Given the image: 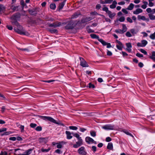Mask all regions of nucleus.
I'll return each instance as SVG.
<instances>
[{
  "label": "nucleus",
  "mask_w": 155,
  "mask_h": 155,
  "mask_svg": "<svg viewBox=\"0 0 155 155\" xmlns=\"http://www.w3.org/2000/svg\"><path fill=\"white\" fill-rule=\"evenodd\" d=\"M11 20V21L12 25H15L17 26V28H14L15 31L20 34H26L25 33L22 31V30L23 29V27L19 24L17 19Z\"/></svg>",
  "instance_id": "nucleus-1"
},
{
  "label": "nucleus",
  "mask_w": 155,
  "mask_h": 155,
  "mask_svg": "<svg viewBox=\"0 0 155 155\" xmlns=\"http://www.w3.org/2000/svg\"><path fill=\"white\" fill-rule=\"evenodd\" d=\"M102 10L106 12L108 14L109 18L111 19H112L116 15V14L114 13H112L110 11L108 10V8L107 7H105L103 8Z\"/></svg>",
  "instance_id": "nucleus-2"
},
{
  "label": "nucleus",
  "mask_w": 155,
  "mask_h": 155,
  "mask_svg": "<svg viewBox=\"0 0 155 155\" xmlns=\"http://www.w3.org/2000/svg\"><path fill=\"white\" fill-rule=\"evenodd\" d=\"M76 23L73 21H69L67 25L65 26L66 29H73L76 25Z\"/></svg>",
  "instance_id": "nucleus-3"
},
{
  "label": "nucleus",
  "mask_w": 155,
  "mask_h": 155,
  "mask_svg": "<svg viewBox=\"0 0 155 155\" xmlns=\"http://www.w3.org/2000/svg\"><path fill=\"white\" fill-rule=\"evenodd\" d=\"M40 117L44 120H46L54 124H59L55 120L51 117L44 116H40Z\"/></svg>",
  "instance_id": "nucleus-4"
},
{
  "label": "nucleus",
  "mask_w": 155,
  "mask_h": 155,
  "mask_svg": "<svg viewBox=\"0 0 155 155\" xmlns=\"http://www.w3.org/2000/svg\"><path fill=\"white\" fill-rule=\"evenodd\" d=\"M40 117L44 120H46L54 124H59L55 120L51 117L44 116H40Z\"/></svg>",
  "instance_id": "nucleus-5"
},
{
  "label": "nucleus",
  "mask_w": 155,
  "mask_h": 155,
  "mask_svg": "<svg viewBox=\"0 0 155 155\" xmlns=\"http://www.w3.org/2000/svg\"><path fill=\"white\" fill-rule=\"evenodd\" d=\"M79 59L80 61V65L83 67H88L89 65L87 64L86 61L82 58L79 57Z\"/></svg>",
  "instance_id": "nucleus-6"
},
{
  "label": "nucleus",
  "mask_w": 155,
  "mask_h": 155,
  "mask_svg": "<svg viewBox=\"0 0 155 155\" xmlns=\"http://www.w3.org/2000/svg\"><path fill=\"white\" fill-rule=\"evenodd\" d=\"M48 25L49 27H53L54 28H55L60 26L61 25V23L59 22L56 21L51 24L48 23Z\"/></svg>",
  "instance_id": "nucleus-7"
},
{
  "label": "nucleus",
  "mask_w": 155,
  "mask_h": 155,
  "mask_svg": "<svg viewBox=\"0 0 155 155\" xmlns=\"http://www.w3.org/2000/svg\"><path fill=\"white\" fill-rule=\"evenodd\" d=\"M28 12L29 13L32 15L36 16L37 14V11L36 8H34L28 9Z\"/></svg>",
  "instance_id": "nucleus-8"
},
{
  "label": "nucleus",
  "mask_w": 155,
  "mask_h": 155,
  "mask_svg": "<svg viewBox=\"0 0 155 155\" xmlns=\"http://www.w3.org/2000/svg\"><path fill=\"white\" fill-rule=\"evenodd\" d=\"M21 17V14L18 13H16L13 14L12 16L11 17L10 19L11 20L17 19H18L20 18Z\"/></svg>",
  "instance_id": "nucleus-9"
},
{
  "label": "nucleus",
  "mask_w": 155,
  "mask_h": 155,
  "mask_svg": "<svg viewBox=\"0 0 155 155\" xmlns=\"http://www.w3.org/2000/svg\"><path fill=\"white\" fill-rule=\"evenodd\" d=\"M85 148L84 147H81L78 150V151L79 154L82 155H86V153L84 151Z\"/></svg>",
  "instance_id": "nucleus-10"
},
{
  "label": "nucleus",
  "mask_w": 155,
  "mask_h": 155,
  "mask_svg": "<svg viewBox=\"0 0 155 155\" xmlns=\"http://www.w3.org/2000/svg\"><path fill=\"white\" fill-rule=\"evenodd\" d=\"M83 140L82 139L78 140V141L76 142V143L73 145V147L74 148H77L82 144Z\"/></svg>",
  "instance_id": "nucleus-11"
},
{
  "label": "nucleus",
  "mask_w": 155,
  "mask_h": 155,
  "mask_svg": "<svg viewBox=\"0 0 155 155\" xmlns=\"http://www.w3.org/2000/svg\"><path fill=\"white\" fill-rule=\"evenodd\" d=\"M102 128L106 130H113L114 129V126L110 124L106 125L102 127Z\"/></svg>",
  "instance_id": "nucleus-12"
},
{
  "label": "nucleus",
  "mask_w": 155,
  "mask_h": 155,
  "mask_svg": "<svg viewBox=\"0 0 155 155\" xmlns=\"http://www.w3.org/2000/svg\"><path fill=\"white\" fill-rule=\"evenodd\" d=\"M38 140L41 143H46L48 141V138L40 137L39 138Z\"/></svg>",
  "instance_id": "nucleus-13"
},
{
  "label": "nucleus",
  "mask_w": 155,
  "mask_h": 155,
  "mask_svg": "<svg viewBox=\"0 0 155 155\" xmlns=\"http://www.w3.org/2000/svg\"><path fill=\"white\" fill-rule=\"evenodd\" d=\"M100 42L103 46L107 45V48H109L111 47V45L110 43L106 42L103 39L101 40Z\"/></svg>",
  "instance_id": "nucleus-14"
},
{
  "label": "nucleus",
  "mask_w": 155,
  "mask_h": 155,
  "mask_svg": "<svg viewBox=\"0 0 155 155\" xmlns=\"http://www.w3.org/2000/svg\"><path fill=\"white\" fill-rule=\"evenodd\" d=\"M93 19L91 17H87L86 18H82L81 20V22L82 23H84L89 21Z\"/></svg>",
  "instance_id": "nucleus-15"
},
{
  "label": "nucleus",
  "mask_w": 155,
  "mask_h": 155,
  "mask_svg": "<svg viewBox=\"0 0 155 155\" xmlns=\"http://www.w3.org/2000/svg\"><path fill=\"white\" fill-rule=\"evenodd\" d=\"M66 143V142L64 141H61L59 142V143H57V147L58 149L61 148L62 147V145L65 144Z\"/></svg>",
  "instance_id": "nucleus-16"
},
{
  "label": "nucleus",
  "mask_w": 155,
  "mask_h": 155,
  "mask_svg": "<svg viewBox=\"0 0 155 155\" xmlns=\"http://www.w3.org/2000/svg\"><path fill=\"white\" fill-rule=\"evenodd\" d=\"M86 142L88 144L91 143H92L94 141V140L91 138L89 137H87L85 138Z\"/></svg>",
  "instance_id": "nucleus-17"
},
{
  "label": "nucleus",
  "mask_w": 155,
  "mask_h": 155,
  "mask_svg": "<svg viewBox=\"0 0 155 155\" xmlns=\"http://www.w3.org/2000/svg\"><path fill=\"white\" fill-rule=\"evenodd\" d=\"M90 36L92 38L94 39H97L100 42L101 40H102L103 39L100 38L97 35H96L93 34L90 35Z\"/></svg>",
  "instance_id": "nucleus-18"
},
{
  "label": "nucleus",
  "mask_w": 155,
  "mask_h": 155,
  "mask_svg": "<svg viewBox=\"0 0 155 155\" xmlns=\"http://www.w3.org/2000/svg\"><path fill=\"white\" fill-rule=\"evenodd\" d=\"M32 150L31 149H29L25 152L23 153L18 154V155H29L31 153Z\"/></svg>",
  "instance_id": "nucleus-19"
},
{
  "label": "nucleus",
  "mask_w": 155,
  "mask_h": 155,
  "mask_svg": "<svg viewBox=\"0 0 155 155\" xmlns=\"http://www.w3.org/2000/svg\"><path fill=\"white\" fill-rule=\"evenodd\" d=\"M65 134L67 135V138L68 139H70L72 138V136L71 135V133L70 132L66 131H65Z\"/></svg>",
  "instance_id": "nucleus-20"
},
{
  "label": "nucleus",
  "mask_w": 155,
  "mask_h": 155,
  "mask_svg": "<svg viewBox=\"0 0 155 155\" xmlns=\"http://www.w3.org/2000/svg\"><path fill=\"white\" fill-rule=\"evenodd\" d=\"M117 2L116 0H114L112 4L110 5V7L111 9H114L116 8Z\"/></svg>",
  "instance_id": "nucleus-21"
},
{
  "label": "nucleus",
  "mask_w": 155,
  "mask_h": 155,
  "mask_svg": "<svg viewBox=\"0 0 155 155\" xmlns=\"http://www.w3.org/2000/svg\"><path fill=\"white\" fill-rule=\"evenodd\" d=\"M143 10L141 8H137L135 11H133V14L135 15L138 14L142 12Z\"/></svg>",
  "instance_id": "nucleus-22"
},
{
  "label": "nucleus",
  "mask_w": 155,
  "mask_h": 155,
  "mask_svg": "<svg viewBox=\"0 0 155 155\" xmlns=\"http://www.w3.org/2000/svg\"><path fill=\"white\" fill-rule=\"evenodd\" d=\"M19 7V5L15 6H13L12 5L11 7V9L13 10V12L18 11V8Z\"/></svg>",
  "instance_id": "nucleus-23"
},
{
  "label": "nucleus",
  "mask_w": 155,
  "mask_h": 155,
  "mask_svg": "<svg viewBox=\"0 0 155 155\" xmlns=\"http://www.w3.org/2000/svg\"><path fill=\"white\" fill-rule=\"evenodd\" d=\"M107 148L110 150H112L113 149V145L111 142L109 143L107 146Z\"/></svg>",
  "instance_id": "nucleus-24"
},
{
  "label": "nucleus",
  "mask_w": 155,
  "mask_h": 155,
  "mask_svg": "<svg viewBox=\"0 0 155 155\" xmlns=\"http://www.w3.org/2000/svg\"><path fill=\"white\" fill-rule=\"evenodd\" d=\"M149 58L151 59L153 61L155 62V51H153L152 53V55L149 57Z\"/></svg>",
  "instance_id": "nucleus-25"
},
{
  "label": "nucleus",
  "mask_w": 155,
  "mask_h": 155,
  "mask_svg": "<svg viewBox=\"0 0 155 155\" xmlns=\"http://www.w3.org/2000/svg\"><path fill=\"white\" fill-rule=\"evenodd\" d=\"M65 5L64 3H63L62 2L60 3L58 8V9L59 10L62 9Z\"/></svg>",
  "instance_id": "nucleus-26"
},
{
  "label": "nucleus",
  "mask_w": 155,
  "mask_h": 155,
  "mask_svg": "<svg viewBox=\"0 0 155 155\" xmlns=\"http://www.w3.org/2000/svg\"><path fill=\"white\" fill-rule=\"evenodd\" d=\"M148 16L150 20H153L155 19V16L152 13H149L148 14Z\"/></svg>",
  "instance_id": "nucleus-27"
},
{
  "label": "nucleus",
  "mask_w": 155,
  "mask_h": 155,
  "mask_svg": "<svg viewBox=\"0 0 155 155\" xmlns=\"http://www.w3.org/2000/svg\"><path fill=\"white\" fill-rule=\"evenodd\" d=\"M134 6V4L132 3H131L130 4V5L128 6L126 9L128 10H131L133 9Z\"/></svg>",
  "instance_id": "nucleus-28"
},
{
  "label": "nucleus",
  "mask_w": 155,
  "mask_h": 155,
  "mask_svg": "<svg viewBox=\"0 0 155 155\" xmlns=\"http://www.w3.org/2000/svg\"><path fill=\"white\" fill-rule=\"evenodd\" d=\"M73 136L76 137L78 140L82 139L81 137H80V136L78 133H72Z\"/></svg>",
  "instance_id": "nucleus-29"
},
{
  "label": "nucleus",
  "mask_w": 155,
  "mask_h": 155,
  "mask_svg": "<svg viewBox=\"0 0 155 155\" xmlns=\"http://www.w3.org/2000/svg\"><path fill=\"white\" fill-rule=\"evenodd\" d=\"M49 31L51 33H58V30L54 29H48Z\"/></svg>",
  "instance_id": "nucleus-30"
},
{
  "label": "nucleus",
  "mask_w": 155,
  "mask_h": 155,
  "mask_svg": "<svg viewBox=\"0 0 155 155\" xmlns=\"http://www.w3.org/2000/svg\"><path fill=\"white\" fill-rule=\"evenodd\" d=\"M144 4L141 6V8L143 9H145L147 7V5L148 4V2L146 1H144L143 2Z\"/></svg>",
  "instance_id": "nucleus-31"
},
{
  "label": "nucleus",
  "mask_w": 155,
  "mask_h": 155,
  "mask_svg": "<svg viewBox=\"0 0 155 155\" xmlns=\"http://www.w3.org/2000/svg\"><path fill=\"white\" fill-rule=\"evenodd\" d=\"M122 30L124 33L127 31V28L125 25L124 24H122Z\"/></svg>",
  "instance_id": "nucleus-32"
},
{
  "label": "nucleus",
  "mask_w": 155,
  "mask_h": 155,
  "mask_svg": "<svg viewBox=\"0 0 155 155\" xmlns=\"http://www.w3.org/2000/svg\"><path fill=\"white\" fill-rule=\"evenodd\" d=\"M90 133L91 136L93 137H95L96 135V132L94 130H91Z\"/></svg>",
  "instance_id": "nucleus-33"
},
{
  "label": "nucleus",
  "mask_w": 155,
  "mask_h": 155,
  "mask_svg": "<svg viewBox=\"0 0 155 155\" xmlns=\"http://www.w3.org/2000/svg\"><path fill=\"white\" fill-rule=\"evenodd\" d=\"M141 42L143 47L145 46L148 43L147 41L146 40H142L141 41Z\"/></svg>",
  "instance_id": "nucleus-34"
},
{
  "label": "nucleus",
  "mask_w": 155,
  "mask_h": 155,
  "mask_svg": "<svg viewBox=\"0 0 155 155\" xmlns=\"http://www.w3.org/2000/svg\"><path fill=\"white\" fill-rule=\"evenodd\" d=\"M137 18L138 20H140V19L142 20H145L146 18L145 16H141L140 15H138L137 17Z\"/></svg>",
  "instance_id": "nucleus-35"
},
{
  "label": "nucleus",
  "mask_w": 155,
  "mask_h": 155,
  "mask_svg": "<svg viewBox=\"0 0 155 155\" xmlns=\"http://www.w3.org/2000/svg\"><path fill=\"white\" fill-rule=\"evenodd\" d=\"M122 131L123 132H124V133L126 134L129 135V136H130L131 137H134V136L132 135V134L131 133H130L128 131L125 130H123Z\"/></svg>",
  "instance_id": "nucleus-36"
},
{
  "label": "nucleus",
  "mask_w": 155,
  "mask_h": 155,
  "mask_svg": "<svg viewBox=\"0 0 155 155\" xmlns=\"http://www.w3.org/2000/svg\"><path fill=\"white\" fill-rule=\"evenodd\" d=\"M12 133V132L11 131L5 132L1 134V136H2L4 135H9Z\"/></svg>",
  "instance_id": "nucleus-37"
},
{
  "label": "nucleus",
  "mask_w": 155,
  "mask_h": 155,
  "mask_svg": "<svg viewBox=\"0 0 155 155\" xmlns=\"http://www.w3.org/2000/svg\"><path fill=\"white\" fill-rule=\"evenodd\" d=\"M51 150L50 148H48L47 149H44L43 148H42L41 149V151L42 152H48Z\"/></svg>",
  "instance_id": "nucleus-38"
},
{
  "label": "nucleus",
  "mask_w": 155,
  "mask_h": 155,
  "mask_svg": "<svg viewBox=\"0 0 155 155\" xmlns=\"http://www.w3.org/2000/svg\"><path fill=\"white\" fill-rule=\"evenodd\" d=\"M56 7V5L55 4L52 3L50 5V8L54 10L55 9Z\"/></svg>",
  "instance_id": "nucleus-39"
},
{
  "label": "nucleus",
  "mask_w": 155,
  "mask_h": 155,
  "mask_svg": "<svg viewBox=\"0 0 155 155\" xmlns=\"http://www.w3.org/2000/svg\"><path fill=\"white\" fill-rule=\"evenodd\" d=\"M150 39L152 40H154L155 39V31L153 33L150 35Z\"/></svg>",
  "instance_id": "nucleus-40"
},
{
  "label": "nucleus",
  "mask_w": 155,
  "mask_h": 155,
  "mask_svg": "<svg viewBox=\"0 0 155 155\" xmlns=\"http://www.w3.org/2000/svg\"><path fill=\"white\" fill-rule=\"evenodd\" d=\"M5 7L3 5H0V12L2 11L5 10Z\"/></svg>",
  "instance_id": "nucleus-41"
},
{
  "label": "nucleus",
  "mask_w": 155,
  "mask_h": 155,
  "mask_svg": "<svg viewBox=\"0 0 155 155\" xmlns=\"http://www.w3.org/2000/svg\"><path fill=\"white\" fill-rule=\"evenodd\" d=\"M115 32L116 33H119L120 34H123L124 33L122 30L120 29H117L115 30Z\"/></svg>",
  "instance_id": "nucleus-42"
},
{
  "label": "nucleus",
  "mask_w": 155,
  "mask_h": 155,
  "mask_svg": "<svg viewBox=\"0 0 155 155\" xmlns=\"http://www.w3.org/2000/svg\"><path fill=\"white\" fill-rule=\"evenodd\" d=\"M69 128L70 129L73 130H76L78 129L77 127L74 126H70L69 127Z\"/></svg>",
  "instance_id": "nucleus-43"
},
{
  "label": "nucleus",
  "mask_w": 155,
  "mask_h": 155,
  "mask_svg": "<svg viewBox=\"0 0 155 155\" xmlns=\"http://www.w3.org/2000/svg\"><path fill=\"white\" fill-rule=\"evenodd\" d=\"M116 47L117 48V49L119 50H122V47L123 46V45H117Z\"/></svg>",
  "instance_id": "nucleus-44"
},
{
  "label": "nucleus",
  "mask_w": 155,
  "mask_h": 155,
  "mask_svg": "<svg viewBox=\"0 0 155 155\" xmlns=\"http://www.w3.org/2000/svg\"><path fill=\"white\" fill-rule=\"evenodd\" d=\"M79 14L77 13H75L72 16V18H76L78 17Z\"/></svg>",
  "instance_id": "nucleus-45"
},
{
  "label": "nucleus",
  "mask_w": 155,
  "mask_h": 155,
  "mask_svg": "<svg viewBox=\"0 0 155 155\" xmlns=\"http://www.w3.org/2000/svg\"><path fill=\"white\" fill-rule=\"evenodd\" d=\"M35 130L37 131H39L42 130V128L41 126H38L35 128Z\"/></svg>",
  "instance_id": "nucleus-46"
},
{
  "label": "nucleus",
  "mask_w": 155,
  "mask_h": 155,
  "mask_svg": "<svg viewBox=\"0 0 155 155\" xmlns=\"http://www.w3.org/2000/svg\"><path fill=\"white\" fill-rule=\"evenodd\" d=\"M88 87L90 88H94L95 86L94 84H92L91 83H90L88 84Z\"/></svg>",
  "instance_id": "nucleus-47"
},
{
  "label": "nucleus",
  "mask_w": 155,
  "mask_h": 155,
  "mask_svg": "<svg viewBox=\"0 0 155 155\" xmlns=\"http://www.w3.org/2000/svg\"><path fill=\"white\" fill-rule=\"evenodd\" d=\"M37 126L36 124L33 123H31L30 125V126L32 128H35Z\"/></svg>",
  "instance_id": "nucleus-48"
},
{
  "label": "nucleus",
  "mask_w": 155,
  "mask_h": 155,
  "mask_svg": "<svg viewBox=\"0 0 155 155\" xmlns=\"http://www.w3.org/2000/svg\"><path fill=\"white\" fill-rule=\"evenodd\" d=\"M140 51L142 52V53L144 54L145 55L147 54V52L144 50L143 49H140Z\"/></svg>",
  "instance_id": "nucleus-49"
},
{
  "label": "nucleus",
  "mask_w": 155,
  "mask_h": 155,
  "mask_svg": "<svg viewBox=\"0 0 155 155\" xmlns=\"http://www.w3.org/2000/svg\"><path fill=\"white\" fill-rule=\"evenodd\" d=\"M90 14L92 15H99V14L96 11L91 12L90 13Z\"/></svg>",
  "instance_id": "nucleus-50"
},
{
  "label": "nucleus",
  "mask_w": 155,
  "mask_h": 155,
  "mask_svg": "<svg viewBox=\"0 0 155 155\" xmlns=\"http://www.w3.org/2000/svg\"><path fill=\"white\" fill-rule=\"evenodd\" d=\"M20 4L22 5V8L23 9L25 5V3L24 1L23 0H21L20 2Z\"/></svg>",
  "instance_id": "nucleus-51"
},
{
  "label": "nucleus",
  "mask_w": 155,
  "mask_h": 155,
  "mask_svg": "<svg viewBox=\"0 0 155 155\" xmlns=\"http://www.w3.org/2000/svg\"><path fill=\"white\" fill-rule=\"evenodd\" d=\"M125 35L126 36H127L128 37H130L132 36L131 34L129 31H127Z\"/></svg>",
  "instance_id": "nucleus-52"
},
{
  "label": "nucleus",
  "mask_w": 155,
  "mask_h": 155,
  "mask_svg": "<svg viewBox=\"0 0 155 155\" xmlns=\"http://www.w3.org/2000/svg\"><path fill=\"white\" fill-rule=\"evenodd\" d=\"M125 19V18L124 16H122L120 17L119 19V20L121 22H123L124 21Z\"/></svg>",
  "instance_id": "nucleus-53"
},
{
  "label": "nucleus",
  "mask_w": 155,
  "mask_h": 155,
  "mask_svg": "<svg viewBox=\"0 0 155 155\" xmlns=\"http://www.w3.org/2000/svg\"><path fill=\"white\" fill-rule=\"evenodd\" d=\"M127 22L130 23H132L133 22L132 20L129 17H128L127 18Z\"/></svg>",
  "instance_id": "nucleus-54"
},
{
  "label": "nucleus",
  "mask_w": 155,
  "mask_h": 155,
  "mask_svg": "<svg viewBox=\"0 0 155 155\" xmlns=\"http://www.w3.org/2000/svg\"><path fill=\"white\" fill-rule=\"evenodd\" d=\"M130 32L133 34L134 35L135 34H136L137 32H136L135 30L134 29H132L130 30Z\"/></svg>",
  "instance_id": "nucleus-55"
},
{
  "label": "nucleus",
  "mask_w": 155,
  "mask_h": 155,
  "mask_svg": "<svg viewBox=\"0 0 155 155\" xmlns=\"http://www.w3.org/2000/svg\"><path fill=\"white\" fill-rule=\"evenodd\" d=\"M91 150L94 152H95L97 151V147L95 146H93L92 147Z\"/></svg>",
  "instance_id": "nucleus-56"
},
{
  "label": "nucleus",
  "mask_w": 155,
  "mask_h": 155,
  "mask_svg": "<svg viewBox=\"0 0 155 155\" xmlns=\"http://www.w3.org/2000/svg\"><path fill=\"white\" fill-rule=\"evenodd\" d=\"M126 45L127 47L131 48L132 47L131 44L130 43H126Z\"/></svg>",
  "instance_id": "nucleus-57"
},
{
  "label": "nucleus",
  "mask_w": 155,
  "mask_h": 155,
  "mask_svg": "<svg viewBox=\"0 0 155 155\" xmlns=\"http://www.w3.org/2000/svg\"><path fill=\"white\" fill-rule=\"evenodd\" d=\"M136 55L139 58H142L143 57V55L139 53H137L136 54Z\"/></svg>",
  "instance_id": "nucleus-58"
},
{
  "label": "nucleus",
  "mask_w": 155,
  "mask_h": 155,
  "mask_svg": "<svg viewBox=\"0 0 155 155\" xmlns=\"http://www.w3.org/2000/svg\"><path fill=\"white\" fill-rule=\"evenodd\" d=\"M16 140V138L15 137H11L9 138V140L15 141Z\"/></svg>",
  "instance_id": "nucleus-59"
},
{
  "label": "nucleus",
  "mask_w": 155,
  "mask_h": 155,
  "mask_svg": "<svg viewBox=\"0 0 155 155\" xmlns=\"http://www.w3.org/2000/svg\"><path fill=\"white\" fill-rule=\"evenodd\" d=\"M113 0H105V3L106 4H111L113 2Z\"/></svg>",
  "instance_id": "nucleus-60"
},
{
  "label": "nucleus",
  "mask_w": 155,
  "mask_h": 155,
  "mask_svg": "<svg viewBox=\"0 0 155 155\" xmlns=\"http://www.w3.org/2000/svg\"><path fill=\"white\" fill-rule=\"evenodd\" d=\"M7 128H3L0 129V133L6 131L7 130Z\"/></svg>",
  "instance_id": "nucleus-61"
},
{
  "label": "nucleus",
  "mask_w": 155,
  "mask_h": 155,
  "mask_svg": "<svg viewBox=\"0 0 155 155\" xmlns=\"http://www.w3.org/2000/svg\"><path fill=\"white\" fill-rule=\"evenodd\" d=\"M111 140V138L110 137H107L106 138V141L107 142H109Z\"/></svg>",
  "instance_id": "nucleus-62"
},
{
  "label": "nucleus",
  "mask_w": 155,
  "mask_h": 155,
  "mask_svg": "<svg viewBox=\"0 0 155 155\" xmlns=\"http://www.w3.org/2000/svg\"><path fill=\"white\" fill-rule=\"evenodd\" d=\"M86 130V129L81 127L80 128V130L82 132H84Z\"/></svg>",
  "instance_id": "nucleus-63"
},
{
  "label": "nucleus",
  "mask_w": 155,
  "mask_h": 155,
  "mask_svg": "<svg viewBox=\"0 0 155 155\" xmlns=\"http://www.w3.org/2000/svg\"><path fill=\"white\" fill-rule=\"evenodd\" d=\"M7 153L6 151H2L0 154V155H7Z\"/></svg>",
  "instance_id": "nucleus-64"
}]
</instances>
